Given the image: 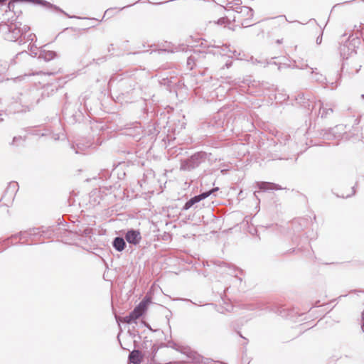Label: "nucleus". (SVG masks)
<instances>
[{
    "label": "nucleus",
    "instance_id": "nucleus-1",
    "mask_svg": "<svg viewBox=\"0 0 364 364\" xmlns=\"http://www.w3.org/2000/svg\"><path fill=\"white\" fill-rule=\"evenodd\" d=\"M207 159V154L204 151H198L189 158L181 161L180 169L184 171H191L198 168Z\"/></svg>",
    "mask_w": 364,
    "mask_h": 364
},
{
    "label": "nucleus",
    "instance_id": "nucleus-2",
    "mask_svg": "<svg viewBox=\"0 0 364 364\" xmlns=\"http://www.w3.org/2000/svg\"><path fill=\"white\" fill-rule=\"evenodd\" d=\"M15 3H26V4H35V5H39L43 7L46 8L47 9H49L54 12H60L61 14H63L67 17L72 18H77L76 16H70L68 14H67L65 11H64L63 9H61L59 6L54 5L46 0H10V1L8 4V8L9 11H11L14 9V4Z\"/></svg>",
    "mask_w": 364,
    "mask_h": 364
},
{
    "label": "nucleus",
    "instance_id": "nucleus-3",
    "mask_svg": "<svg viewBox=\"0 0 364 364\" xmlns=\"http://www.w3.org/2000/svg\"><path fill=\"white\" fill-rule=\"evenodd\" d=\"M173 348L186 355V357L191 360L190 362L193 364H226L223 362H217V363H214L213 360L205 358L190 348L182 349L181 348L177 347L176 344H174Z\"/></svg>",
    "mask_w": 364,
    "mask_h": 364
},
{
    "label": "nucleus",
    "instance_id": "nucleus-4",
    "mask_svg": "<svg viewBox=\"0 0 364 364\" xmlns=\"http://www.w3.org/2000/svg\"><path fill=\"white\" fill-rule=\"evenodd\" d=\"M159 348V347L154 343L151 340H149L147 337H145L141 343V351L147 361L151 364L155 361L154 358Z\"/></svg>",
    "mask_w": 364,
    "mask_h": 364
},
{
    "label": "nucleus",
    "instance_id": "nucleus-5",
    "mask_svg": "<svg viewBox=\"0 0 364 364\" xmlns=\"http://www.w3.org/2000/svg\"><path fill=\"white\" fill-rule=\"evenodd\" d=\"M215 264H217L218 267V269H217L218 272H220L222 274L226 273L228 274H230L237 278L240 282H242V278L239 277L238 274H242V269L235 267L232 264L223 261H217V262H215Z\"/></svg>",
    "mask_w": 364,
    "mask_h": 364
},
{
    "label": "nucleus",
    "instance_id": "nucleus-6",
    "mask_svg": "<svg viewBox=\"0 0 364 364\" xmlns=\"http://www.w3.org/2000/svg\"><path fill=\"white\" fill-rule=\"evenodd\" d=\"M18 21H16L14 23H11L8 24L7 26V33L5 34V38L10 41H16L19 40V43L21 44L23 41L21 37V31H20L18 28Z\"/></svg>",
    "mask_w": 364,
    "mask_h": 364
},
{
    "label": "nucleus",
    "instance_id": "nucleus-7",
    "mask_svg": "<svg viewBox=\"0 0 364 364\" xmlns=\"http://www.w3.org/2000/svg\"><path fill=\"white\" fill-rule=\"evenodd\" d=\"M218 188H213V189L203 192L198 195H196L192 198H191L183 206L182 210H188L191 208H192L195 204L199 203L200 201L207 198L212 193L217 191Z\"/></svg>",
    "mask_w": 364,
    "mask_h": 364
},
{
    "label": "nucleus",
    "instance_id": "nucleus-8",
    "mask_svg": "<svg viewBox=\"0 0 364 364\" xmlns=\"http://www.w3.org/2000/svg\"><path fill=\"white\" fill-rule=\"evenodd\" d=\"M124 238L129 244L137 245L141 240V232L139 230L129 229L127 231Z\"/></svg>",
    "mask_w": 364,
    "mask_h": 364
},
{
    "label": "nucleus",
    "instance_id": "nucleus-9",
    "mask_svg": "<svg viewBox=\"0 0 364 364\" xmlns=\"http://www.w3.org/2000/svg\"><path fill=\"white\" fill-rule=\"evenodd\" d=\"M236 12L237 14H242V16L245 17L244 21L241 23L243 27H248L251 26V24L248 23V20L251 19L253 17V10L245 6H240L236 8Z\"/></svg>",
    "mask_w": 364,
    "mask_h": 364
},
{
    "label": "nucleus",
    "instance_id": "nucleus-10",
    "mask_svg": "<svg viewBox=\"0 0 364 364\" xmlns=\"http://www.w3.org/2000/svg\"><path fill=\"white\" fill-rule=\"evenodd\" d=\"M145 312L141 310L139 306H136L129 314L123 318V321L126 323L131 324L136 323V320L139 318Z\"/></svg>",
    "mask_w": 364,
    "mask_h": 364
},
{
    "label": "nucleus",
    "instance_id": "nucleus-11",
    "mask_svg": "<svg viewBox=\"0 0 364 364\" xmlns=\"http://www.w3.org/2000/svg\"><path fill=\"white\" fill-rule=\"evenodd\" d=\"M18 184L16 181H11L9 183L7 188L5 190L4 194L1 199H6L8 198L9 200L12 201L14 198L18 191Z\"/></svg>",
    "mask_w": 364,
    "mask_h": 364
},
{
    "label": "nucleus",
    "instance_id": "nucleus-12",
    "mask_svg": "<svg viewBox=\"0 0 364 364\" xmlns=\"http://www.w3.org/2000/svg\"><path fill=\"white\" fill-rule=\"evenodd\" d=\"M44 234V231L41 230L39 228H35L28 230L20 232L19 235L21 239H23L26 241L32 237L42 236Z\"/></svg>",
    "mask_w": 364,
    "mask_h": 364
},
{
    "label": "nucleus",
    "instance_id": "nucleus-13",
    "mask_svg": "<svg viewBox=\"0 0 364 364\" xmlns=\"http://www.w3.org/2000/svg\"><path fill=\"white\" fill-rule=\"evenodd\" d=\"M353 53H355L354 46H350V43L348 41L340 47V54L344 60H348Z\"/></svg>",
    "mask_w": 364,
    "mask_h": 364
},
{
    "label": "nucleus",
    "instance_id": "nucleus-14",
    "mask_svg": "<svg viewBox=\"0 0 364 364\" xmlns=\"http://www.w3.org/2000/svg\"><path fill=\"white\" fill-rule=\"evenodd\" d=\"M144 355L139 350H133L129 354L128 360L129 363L140 364L143 361Z\"/></svg>",
    "mask_w": 364,
    "mask_h": 364
},
{
    "label": "nucleus",
    "instance_id": "nucleus-15",
    "mask_svg": "<svg viewBox=\"0 0 364 364\" xmlns=\"http://www.w3.org/2000/svg\"><path fill=\"white\" fill-rule=\"evenodd\" d=\"M257 188L263 191H270V190H282V188L281 186L277 183H271V182H257Z\"/></svg>",
    "mask_w": 364,
    "mask_h": 364
},
{
    "label": "nucleus",
    "instance_id": "nucleus-16",
    "mask_svg": "<svg viewBox=\"0 0 364 364\" xmlns=\"http://www.w3.org/2000/svg\"><path fill=\"white\" fill-rule=\"evenodd\" d=\"M112 245L117 252H122L127 246L125 238L122 237H114L112 242Z\"/></svg>",
    "mask_w": 364,
    "mask_h": 364
},
{
    "label": "nucleus",
    "instance_id": "nucleus-17",
    "mask_svg": "<svg viewBox=\"0 0 364 364\" xmlns=\"http://www.w3.org/2000/svg\"><path fill=\"white\" fill-rule=\"evenodd\" d=\"M320 104L319 106V114L321 118H326L328 115L331 114L333 112V108L328 105H323V103L318 102Z\"/></svg>",
    "mask_w": 364,
    "mask_h": 364
},
{
    "label": "nucleus",
    "instance_id": "nucleus-18",
    "mask_svg": "<svg viewBox=\"0 0 364 364\" xmlns=\"http://www.w3.org/2000/svg\"><path fill=\"white\" fill-rule=\"evenodd\" d=\"M295 100L298 104H299L301 106H303L304 108H307L308 109H310V102L309 100L307 99L304 93H298L295 96Z\"/></svg>",
    "mask_w": 364,
    "mask_h": 364
},
{
    "label": "nucleus",
    "instance_id": "nucleus-19",
    "mask_svg": "<svg viewBox=\"0 0 364 364\" xmlns=\"http://www.w3.org/2000/svg\"><path fill=\"white\" fill-rule=\"evenodd\" d=\"M56 56V53L52 50H46L42 49L38 54V58L43 59L45 61H50L54 59Z\"/></svg>",
    "mask_w": 364,
    "mask_h": 364
},
{
    "label": "nucleus",
    "instance_id": "nucleus-20",
    "mask_svg": "<svg viewBox=\"0 0 364 364\" xmlns=\"http://www.w3.org/2000/svg\"><path fill=\"white\" fill-rule=\"evenodd\" d=\"M58 127H59L58 129H60V131L58 132H57V133H55L53 132H49V133L45 132V133H42L41 136L50 135L52 139H53L55 141L61 139L62 137L64 136V131L60 124H58Z\"/></svg>",
    "mask_w": 364,
    "mask_h": 364
},
{
    "label": "nucleus",
    "instance_id": "nucleus-21",
    "mask_svg": "<svg viewBox=\"0 0 364 364\" xmlns=\"http://www.w3.org/2000/svg\"><path fill=\"white\" fill-rule=\"evenodd\" d=\"M9 68V64L7 61L0 60V82L5 80V73Z\"/></svg>",
    "mask_w": 364,
    "mask_h": 364
},
{
    "label": "nucleus",
    "instance_id": "nucleus-22",
    "mask_svg": "<svg viewBox=\"0 0 364 364\" xmlns=\"http://www.w3.org/2000/svg\"><path fill=\"white\" fill-rule=\"evenodd\" d=\"M317 69L314 70L311 68V73L312 74V80L319 83H324L326 80V77L321 73L316 72Z\"/></svg>",
    "mask_w": 364,
    "mask_h": 364
},
{
    "label": "nucleus",
    "instance_id": "nucleus-23",
    "mask_svg": "<svg viewBox=\"0 0 364 364\" xmlns=\"http://www.w3.org/2000/svg\"><path fill=\"white\" fill-rule=\"evenodd\" d=\"M199 55V52L194 50L193 54L188 57L187 59V67L189 70H192L196 65L197 57Z\"/></svg>",
    "mask_w": 364,
    "mask_h": 364
},
{
    "label": "nucleus",
    "instance_id": "nucleus-24",
    "mask_svg": "<svg viewBox=\"0 0 364 364\" xmlns=\"http://www.w3.org/2000/svg\"><path fill=\"white\" fill-rule=\"evenodd\" d=\"M250 61L254 65H260L263 66L264 68L267 67L269 64L277 65L276 62H270L267 60H257V58H254L253 57H252L250 58Z\"/></svg>",
    "mask_w": 364,
    "mask_h": 364
},
{
    "label": "nucleus",
    "instance_id": "nucleus-25",
    "mask_svg": "<svg viewBox=\"0 0 364 364\" xmlns=\"http://www.w3.org/2000/svg\"><path fill=\"white\" fill-rule=\"evenodd\" d=\"M343 132H344V127L343 125H337L331 129V133L335 138L340 136Z\"/></svg>",
    "mask_w": 364,
    "mask_h": 364
},
{
    "label": "nucleus",
    "instance_id": "nucleus-26",
    "mask_svg": "<svg viewBox=\"0 0 364 364\" xmlns=\"http://www.w3.org/2000/svg\"><path fill=\"white\" fill-rule=\"evenodd\" d=\"M151 302L150 299L148 297H144L142 301L137 305L141 310L144 312L146 311L149 304Z\"/></svg>",
    "mask_w": 364,
    "mask_h": 364
},
{
    "label": "nucleus",
    "instance_id": "nucleus-27",
    "mask_svg": "<svg viewBox=\"0 0 364 364\" xmlns=\"http://www.w3.org/2000/svg\"><path fill=\"white\" fill-rule=\"evenodd\" d=\"M269 311L274 312V313L280 315L281 316H286V315H287L284 313V309H282V307H278V306L272 307V308L269 309Z\"/></svg>",
    "mask_w": 364,
    "mask_h": 364
},
{
    "label": "nucleus",
    "instance_id": "nucleus-28",
    "mask_svg": "<svg viewBox=\"0 0 364 364\" xmlns=\"http://www.w3.org/2000/svg\"><path fill=\"white\" fill-rule=\"evenodd\" d=\"M76 146H77V148H75L74 145L72 146V149H73L75 150V154H85V153L84 152V151H85L84 145H82L80 144H77Z\"/></svg>",
    "mask_w": 364,
    "mask_h": 364
},
{
    "label": "nucleus",
    "instance_id": "nucleus-29",
    "mask_svg": "<svg viewBox=\"0 0 364 364\" xmlns=\"http://www.w3.org/2000/svg\"><path fill=\"white\" fill-rule=\"evenodd\" d=\"M230 52H232V50L230 48V46L224 45L221 47V51L220 52V53L222 55H227Z\"/></svg>",
    "mask_w": 364,
    "mask_h": 364
},
{
    "label": "nucleus",
    "instance_id": "nucleus-30",
    "mask_svg": "<svg viewBox=\"0 0 364 364\" xmlns=\"http://www.w3.org/2000/svg\"><path fill=\"white\" fill-rule=\"evenodd\" d=\"M21 23L19 22L18 28H19L20 31H21V35L23 36V34H25L26 32H28L30 30V27L27 25H23V27H21Z\"/></svg>",
    "mask_w": 364,
    "mask_h": 364
},
{
    "label": "nucleus",
    "instance_id": "nucleus-31",
    "mask_svg": "<svg viewBox=\"0 0 364 364\" xmlns=\"http://www.w3.org/2000/svg\"><path fill=\"white\" fill-rule=\"evenodd\" d=\"M99 176H100V178H107L108 177H109L110 176V173L109 172L108 170H103L100 173H99Z\"/></svg>",
    "mask_w": 364,
    "mask_h": 364
},
{
    "label": "nucleus",
    "instance_id": "nucleus-32",
    "mask_svg": "<svg viewBox=\"0 0 364 364\" xmlns=\"http://www.w3.org/2000/svg\"><path fill=\"white\" fill-rule=\"evenodd\" d=\"M23 141V139H22L21 136H14L11 144L13 146H18V142Z\"/></svg>",
    "mask_w": 364,
    "mask_h": 364
},
{
    "label": "nucleus",
    "instance_id": "nucleus-33",
    "mask_svg": "<svg viewBox=\"0 0 364 364\" xmlns=\"http://www.w3.org/2000/svg\"><path fill=\"white\" fill-rule=\"evenodd\" d=\"M217 23L219 25L230 23V20L226 17H223L218 20Z\"/></svg>",
    "mask_w": 364,
    "mask_h": 364
},
{
    "label": "nucleus",
    "instance_id": "nucleus-34",
    "mask_svg": "<svg viewBox=\"0 0 364 364\" xmlns=\"http://www.w3.org/2000/svg\"><path fill=\"white\" fill-rule=\"evenodd\" d=\"M32 105V103H27L25 105H23V107H24L23 109H20V110H16V112H26V110H29L30 109V107Z\"/></svg>",
    "mask_w": 364,
    "mask_h": 364
},
{
    "label": "nucleus",
    "instance_id": "nucleus-35",
    "mask_svg": "<svg viewBox=\"0 0 364 364\" xmlns=\"http://www.w3.org/2000/svg\"><path fill=\"white\" fill-rule=\"evenodd\" d=\"M28 55H29V54L27 51H22V52L18 53L16 57V58H18L20 56H28Z\"/></svg>",
    "mask_w": 364,
    "mask_h": 364
},
{
    "label": "nucleus",
    "instance_id": "nucleus-36",
    "mask_svg": "<svg viewBox=\"0 0 364 364\" xmlns=\"http://www.w3.org/2000/svg\"><path fill=\"white\" fill-rule=\"evenodd\" d=\"M189 361L170 362L169 364H189Z\"/></svg>",
    "mask_w": 364,
    "mask_h": 364
},
{
    "label": "nucleus",
    "instance_id": "nucleus-37",
    "mask_svg": "<svg viewBox=\"0 0 364 364\" xmlns=\"http://www.w3.org/2000/svg\"><path fill=\"white\" fill-rule=\"evenodd\" d=\"M30 50L31 52V55L32 56L36 57L38 55V53L36 51V50H33V46H31L30 48Z\"/></svg>",
    "mask_w": 364,
    "mask_h": 364
},
{
    "label": "nucleus",
    "instance_id": "nucleus-38",
    "mask_svg": "<svg viewBox=\"0 0 364 364\" xmlns=\"http://www.w3.org/2000/svg\"><path fill=\"white\" fill-rule=\"evenodd\" d=\"M35 38H36L35 34H33V33H31V34H29V35H28V41H33V39H34Z\"/></svg>",
    "mask_w": 364,
    "mask_h": 364
},
{
    "label": "nucleus",
    "instance_id": "nucleus-39",
    "mask_svg": "<svg viewBox=\"0 0 364 364\" xmlns=\"http://www.w3.org/2000/svg\"><path fill=\"white\" fill-rule=\"evenodd\" d=\"M316 41L318 45L321 44L322 42V36H318Z\"/></svg>",
    "mask_w": 364,
    "mask_h": 364
},
{
    "label": "nucleus",
    "instance_id": "nucleus-40",
    "mask_svg": "<svg viewBox=\"0 0 364 364\" xmlns=\"http://www.w3.org/2000/svg\"><path fill=\"white\" fill-rule=\"evenodd\" d=\"M361 318H362V321H363L362 329L364 331V309H363V311L362 312Z\"/></svg>",
    "mask_w": 364,
    "mask_h": 364
},
{
    "label": "nucleus",
    "instance_id": "nucleus-41",
    "mask_svg": "<svg viewBox=\"0 0 364 364\" xmlns=\"http://www.w3.org/2000/svg\"><path fill=\"white\" fill-rule=\"evenodd\" d=\"M257 309H261L260 304H257L256 306H253L250 308L251 310Z\"/></svg>",
    "mask_w": 364,
    "mask_h": 364
},
{
    "label": "nucleus",
    "instance_id": "nucleus-42",
    "mask_svg": "<svg viewBox=\"0 0 364 364\" xmlns=\"http://www.w3.org/2000/svg\"><path fill=\"white\" fill-rule=\"evenodd\" d=\"M106 60V57H103L102 58H99L97 60V63H100L99 61H105Z\"/></svg>",
    "mask_w": 364,
    "mask_h": 364
},
{
    "label": "nucleus",
    "instance_id": "nucleus-43",
    "mask_svg": "<svg viewBox=\"0 0 364 364\" xmlns=\"http://www.w3.org/2000/svg\"><path fill=\"white\" fill-rule=\"evenodd\" d=\"M113 49V44H110L109 46L108 47V51L110 52Z\"/></svg>",
    "mask_w": 364,
    "mask_h": 364
},
{
    "label": "nucleus",
    "instance_id": "nucleus-44",
    "mask_svg": "<svg viewBox=\"0 0 364 364\" xmlns=\"http://www.w3.org/2000/svg\"><path fill=\"white\" fill-rule=\"evenodd\" d=\"M231 65H232V62H227V63H226V64H225V65H226V67H227V68L230 67V66H231Z\"/></svg>",
    "mask_w": 364,
    "mask_h": 364
},
{
    "label": "nucleus",
    "instance_id": "nucleus-45",
    "mask_svg": "<svg viewBox=\"0 0 364 364\" xmlns=\"http://www.w3.org/2000/svg\"><path fill=\"white\" fill-rule=\"evenodd\" d=\"M6 1L7 0H0V5L4 4Z\"/></svg>",
    "mask_w": 364,
    "mask_h": 364
},
{
    "label": "nucleus",
    "instance_id": "nucleus-46",
    "mask_svg": "<svg viewBox=\"0 0 364 364\" xmlns=\"http://www.w3.org/2000/svg\"><path fill=\"white\" fill-rule=\"evenodd\" d=\"M346 65V61H343V64H342V70H344Z\"/></svg>",
    "mask_w": 364,
    "mask_h": 364
},
{
    "label": "nucleus",
    "instance_id": "nucleus-47",
    "mask_svg": "<svg viewBox=\"0 0 364 364\" xmlns=\"http://www.w3.org/2000/svg\"><path fill=\"white\" fill-rule=\"evenodd\" d=\"M361 68V65H359L358 68L355 69V73H358Z\"/></svg>",
    "mask_w": 364,
    "mask_h": 364
},
{
    "label": "nucleus",
    "instance_id": "nucleus-48",
    "mask_svg": "<svg viewBox=\"0 0 364 364\" xmlns=\"http://www.w3.org/2000/svg\"><path fill=\"white\" fill-rule=\"evenodd\" d=\"M109 12V9L106 10L103 17H105L107 14H108Z\"/></svg>",
    "mask_w": 364,
    "mask_h": 364
},
{
    "label": "nucleus",
    "instance_id": "nucleus-49",
    "mask_svg": "<svg viewBox=\"0 0 364 364\" xmlns=\"http://www.w3.org/2000/svg\"><path fill=\"white\" fill-rule=\"evenodd\" d=\"M140 53V52L129 53H128V55H130V54H134H134H138V53Z\"/></svg>",
    "mask_w": 364,
    "mask_h": 364
},
{
    "label": "nucleus",
    "instance_id": "nucleus-50",
    "mask_svg": "<svg viewBox=\"0 0 364 364\" xmlns=\"http://www.w3.org/2000/svg\"><path fill=\"white\" fill-rule=\"evenodd\" d=\"M277 43H282V40L278 39V40L277 41Z\"/></svg>",
    "mask_w": 364,
    "mask_h": 364
},
{
    "label": "nucleus",
    "instance_id": "nucleus-51",
    "mask_svg": "<svg viewBox=\"0 0 364 364\" xmlns=\"http://www.w3.org/2000/svg\"><path fill=\"white\" fill-rule=\"evenodd\" d=\"M355 194V189L354 187H353V195Z\"/></svg>",
    "mask_w": 364,
    "mask_h": 364
},
{
    "label": "nucleus",
    "instance_id": "nucleus-52",
    "mask_svg": "<svg viewBox=\"0 0 364 364\" xmlns=\"http://www.w3.org/2000/svg\"><path fill=\"white\" fill-rule=\"evenodd\" d=\"M236 18H239V16L236 17V16H234V21L236 20Z\"/></svg>",
    "mask_w": 364,
    "mask_h": 364
},
{
    "label": "nucleus",
    "instance_id": "nucleus-53",
    "mask_svg": "<svg viewBox=\"0 0 364 364\" xmlns=\"http://www.w3.org/2000/svg\"><path fill=\"white\" fill-rule=\"evenodd\" d=\"M3 120V118L0 117V122H1Z\"/></svg>",
    "mask_w": 364,
    "mask_h": 364
},
{
    "label": "nucleus",
    "instance_id": "nucleus-54",
    "mask_svg": "<svg viewBox=\"0 0 364 364\" xmlns=\"http://www.w3.org/2000/svg\"><path fill=\"white\" fill-rule=\"evenodd\" d=\"M361 97H362L363 99H364V94H363V95H361Z\"/></svg>",
    "mask_w": 364,
    "mask_h": 364
}]
</instances>
